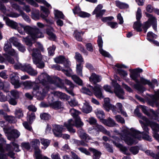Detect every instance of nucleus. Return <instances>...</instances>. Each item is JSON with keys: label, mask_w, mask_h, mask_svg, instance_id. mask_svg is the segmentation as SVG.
<instances>
[{"label": "nucleus", "mask_w": 159, "mask_h": 159, "mask_svg": "<svg viewBox=\"0 0 159 159\" xmlns=\"http://www.w3.org/2000/svg\"><path fill=\"white\" fill-rule=\"evenodd\" d=\"M104 103L103 105L105 109L108 111L110 110H111L114 113H116V111L115 109V106L110 103V100L108 98H105L104 99Z\"/></svg>", "instance_id": "nucleus-15"}, {"label": "nucleus", "mask_w": 159, "mask_h": 159, "mask_svg": "<svg viewBox=\"0 0 159 159\" xmlns=\"http://www.w3.org/2000/svg\"><path fill=\"white\" fill-rule=\"evenodd\" d=\"M46 31L47 34L49 36L50 39L54 41L56 39V36L55 34L53 33L54 30L52 27H49L46 30Z\"/></svg>", "instance_id": "nucleus-27"}, {"label": "nucleus", "mask_w": 159, "mask_h": 159, "mask_svg": "<svg viewBox=\"0 0 159 159\" xmlns=\"http://www.w3.org/2000/svg\"><path fill=\"white\" fill-rule=\"evenodd\" d=\"M22 84L25 89H29L32 88L34 83L30 81H26L23 82Z\"/></svg>", "instance_id": "nucleus-38"}, {"label": "nucleus", "mask_w": 159, "mask_h": 159, "mask_svg": "<svg viewBox=\"0 0 159 159\" xmlns=\"http://www.w3.org/2000/svg\"><path fill=\"white\" fill-rule=\"evenodd\" d=\"M143 118L145 120L147 125H150L153 131V133L159 132V125L158 124L155 122L149 121L146 118L143 117Z\"/></svg>", "instance_id": "nucleus-17"}, {"label": "nucleus", "mask_w": 159, "mask_h": 159, "mask_svg": "<svg viewBox=\"0 0 159 159\" xmlns=\"http://www.w3.org/2000/svg\"><path fill=\"white\" fill-rule=\"evenodd\" d=\"M102 88L101 86L98 84L96 85L93 89L94 94L95 96L100 99L104 98L102 92Z\"/></svg>", "instance_id": "nucleus-19"}, {"label": "nucleus", "mask_w": 159, "mask_h": 159, "mask_svg": "<svg viewBox=\"0 0 159 159\" xmlns=\"http://www.w3.org/2000/svg\"><path fill=\"white\" fill-rule=\"evenodd\" d=\"M102 79L101 76L93 73L92 74L91 76L89 77V81L94 84L99 82L101 81Z\"/></svg>", "instance_id": "nucleus-25"}, {"label": "nucleus", "mask_w": 159, "mask_h": 159, "mask_svg": "<svg viewBox=\"0 0 159 159\" xmlns=\"http://www.w3.org/2000/svg\"><path fill=\"white\" fill-rule=\"evenodd\" d=\"M147 16L149 18L148 21L151 22V24L152 25L153 29L157 30V20L151 14H147Z\"/></svg>", "instance_id": "nucleus-30"}, {"label": "nucleus", "mask_w": 159, "mask_h": 159, "mask_svg": "<svg viewBox=\"0 0 159 159\" xmlns=\"http://www.w3.org/2000/svg\"><path fill=\"white\" fill-rule=\"evenodd\" d=\"M75 119V124L74 121L70 119L64 124V126L70 133H74L75 132V130L72 128L75 125L77 128L81 127L84 125V123L81 120L79 117Z\"/></svg>", "instance_id": "nucleus-4"}, {"label": "nucleus", "mask_w": 159, "mask_h": 159, "mask_svg": "<svg viewBox=\"0 0 159 159\" xmlns=\"http://www.w3.org/2000/svg\"><path fill=\"white\" fill-rule=\"evenodd\" d=\"M114 92L119 98L122 99L124 98L123 96L124 92L123 90L120 88V86L119 84H117L116 87L115 88Z\"/></svg>", "instance_id": "nucleus-26"}, {"label": "nucleus", "mask_w": 159, "mask_h": 159, "mask_svg": "<svg viewBox=\"0 0 159 159\" xmlns=\"http://www.w3.org/2000/svg\"><path fill=\"white\" fill-rule=\"evenodd\" d=\"M15 114L16 117L20 118L23 116V112L21 109H17L15 111Z\"/></svg>", "instance_id": "nucleus-43"}, {"label": "nucleus", "mask_w": 159, "mask_h": 159, "mask_svg": "<svg viewBox=\"0 0 159 159\" xmlns=\"http://www.w3.org/2000/svg\"><path fill=\"white\" fill-rule=\"evenodd\" d=\"M11 82L14 86L15 88H18L20 86L19 83V77L17 73H13L10 75Z\"/></svg>", "instance_id": "nucleus-12"}, {"label": "nucleus", "mask_w": 159, "mask_h": 159, "mask_svg": "<svg viewBox=\"0 0 159 159\" xmlns=\"http://www.w3.org/2000/svg\"><path fill=\"white\" fill-rule=\"evenodd\" d=\"M19 25L23 28L25 32L30 35V36L23 38V41L29 47L28 48L29 51L30 52L32 51V56L34 63L39 68H43L44 66L43 61L44 57H43L39 50L37 48H32L31 47L32 44V40L37 38L43 37V34L38 28L35 27H32L28 25L24 26L21 24Z\"/></svg>", "instance_id": "nucleus-1"}, {"label": "nucleus", "mask_w": 159, "mask_h": 159, "mask_svg": "<svg viewBox=\"0 0 159 159\" xmlns=\"http://www.w3.org/2000/svg\"><path fill=\"white\" fill-rule=\"evenodd\" d=\"M40 8L41 10L43 11V12L45 14V15H44L43 13H42L40 15L41 17L44 20L48 23L50 24H52L53 23V21L50 20L46 19L49 13L48 9L45 7L42 6L40 7Z\"/></svg>", "instance_id": "nucleus-16"}, {"label": "nucleus", "mask_w": 159, "mask_h": 159, "mask_svg": "<svg viewBox=\"0 0 159 159\" xmlns=\"http://www.w3.org/2000/svg\"><path fill=\"white\" fill-rule=\"evenodd\" d=\"M35 156L36 159H50L46 156H43L41 155L39 150H37L35 151Z\"/></svg>", "instance_id": "nucleus-42"}, {"label": "nucleus", "mask_w": 159, "mask_h": 159, "mask_svg": "<svg viewBox=\"0 0 159 159\" xmlns=\"http://www.w3.org/2000/svg\"><path fill=\"white\" fill-rule=\"evenodd\" d=\"M155 93L154 95H150L151 99L148 101L149 105L152 107H153L155 105H157V98L159 96V90L155 92Z\"/></svg>", "instance_id": "nucleus-21"}, {"label": "nucleus", "mask_w": 159, "mask_h": 159, "mask_svg": "<svg viewBox=\"0 0 159 159\" xmlns=\"http://www.w3.org/2000/svg\"><path fill=\"white\" fill-rule=\"evenodd\" d=\"M134 113L135 114H136L138 116L140 117V118H141L143 120V121L142 120H139V122L141 124L142 126L144 125H147L145 120H144L143 118V117H145L143 116L142 115V114L138 111V110L137 109H136L135 110Z\"/></svg>", "instance_id": "nucleus-40"}, {"label": "nucleus", "mask_w": 159, "mask_h": 159, "mask_svg": "<svg viewBox=\"0 0 159 159\" xmlns=\"http://www.w3.org/2000/svg\"><path fill=\"white\" fill-rule=\"evenodd\" d=\"M112 138H113L117 142H116V141H115L113 140V143L114 144L116 147L120 148L121 151L124 154L126 155H130V154L127 148L126 147L122 146L121 145L118 143L119 140H120L118 138L115 136H113Z\"/></svg>", "instance_id": "nucleus-14"}, {"label": "nucleus", "mask_w": 159, "mask_h": 159, "mask_svg": "<svg viewBox=\"0 0 159 159\" xmlns=\"http://www.w3.org/2000/svg\"><path fill=\"white\" fill-rule=\"evenodd\" d=\"M5 151L7 152V155L12 158H15V153L13 152V148L10 144H7L5 147Z\"/></svg>", "instance_id": "nucleus-24"}, {"label": "nucleus", "mask_w": 159, "mask_h": 159, "mask_svg": "<svg viewBox=\"0 0 159 159\" xmlns=\"http://www.w3.org/2000/svg\"><path fill=\"white\" fill-rule=\"evenodd\" d=\"M141 25L140 23L139 20L135 22L133 25V28L137 31L140 32L142 31L141 28Z\"/></svg>", "instance_id": "nucleus-46"}, {"label": "nucleus", "mask_w": 159, "mask_h": 159, "mask_svg": "<svg viewBox=\"0 0 159 159\" xmlns=\"http://www.w3.org/2000/svg\"><path fill=\"white\" fill-rule=\"evenodd\" d=\"M92 109V107L90 106L89 102L85 101L82 107L83 111L85 113H88L91 111Z\"/></svg>", "instance_id": "nucleus-32"}, {"label": "nucleus", "mask_w": 159, "mask_h": 159, "mask_svg": "<svg viewBox=\"0 0 159 159\" xmlns=\"http://www.w3.org/2000/svg\"><path fill=\"white\" fill-rule=\"evenodd\" d=\"M54 94L55 95H57L61 100H67L69 98V97L66 94L59 91H57L54 92Z\"/></svg>", "instance_id": "nucleus-34"}, {"label": "nucleus", "mask_w": 159, "mask_h": 159, "mask_svg": "<svg viewBox=\"0 0 159 159\" xmlns=\"http://www.w3.org/2000/svg\"><path fill=\"white\" fill-rule=\"evenodd\" d=\"M55 79H56V81H57L58 82L60 83L59 84H56L58 87L61 89H65L68 93L72 96H74V95L72 91V90L74 88V85L70 81L66 79L65 80V84L69 86V88H67L63 84L60 83L61 80L59 77H56Z\"/></svg>", "instance_id": "nucleus-5"}, {"label": "nucleus", "mask_w": 159, "mask_h": 159, "mask_svg": "<svg viewBox=\"0 0 159 159\" xmlns=\"http://www.w3.org/2000/svg\"><path fill=\"white\" fill-rule=\"evenodd\" d=\"M21 70L27 72L31 76H34L38 74L37 71L34 69L29 64H25L23 65L21 68Z\"/></svg>", "instance_id": "nucleus-11"}, {"label": "nucleus", "mask_w": 159, "mask_h": 159, "mask_svg": "<svg viewBox=\"0 0 159 159\" xmlns=\"http://www.w3.org/2000/svg\"><path fill=\"white\" fill-rule=\"evenodd\" d=\"M117 71L121 77H122L123 79H125V78L128 75L127 72L120 69H118Z\"/></svg>", "instance_id": "nucleus-52"}, {"label": "nucleus", "mask_w": 159, "mask_h": 159, "mask_svg": "<svg viewBox=\"0 0 159 159\" xmlns=\"http://www.w3.org/2000/svg\"><path fill=\"white\" fill-rule=\"evenodd\" d=\"M97 42L99 48V50L100 53H101L102 55L105 57H110L111 56L110 54L108 52L103 50L102 48L103 41L101 36H98Z\"/></svg>", "instance_id": "nucleus-13"}, {"label": "nucleus", "mask_w": 159, "mask_h": 159, "mask_svg": "<svg viewBox=\"0 0 159 159\" xmlns=\"http://www.w3.org/2000/svg\"><path fill=\"white\" fill-rule=\"evenodd\" d=\"M139 148L137 146L131 147L129 149V151L133 154L136 155L138 153L139 151Z\"/></svg>", "instance_id": "nucleus-62"}, {"label": "nucleus", "mask_w": 159, "mask_h": 159, "mask_svg": "<svg viewBox=\"0 0 159 159\" xmlns=\"http://www.w3.org/2000/svg\"><path fill=\"white\" fill-rule=\"evenodd\" d=\"M50 86L44 85L42 87L36 85L33 88V92L35 94L37 99H43L49 91Z\"/></svg>", "instance_id": "nucleus-3"}, {"label": "nucleus", "mask_w": 159, "mask_h": 159, "mask_svg": "<svg viewBox=\"0 0 159 159\" xmlns=\"http://www.w3.org/2000/svg\"><path fill=\"white\" fill-rule=\"evenodd\" d=\"M157 35L152 32H148L147 34V39L150 42L153 41V39L156 38Z\"/></svg>", "instance_id": "nucleus-44"}, {"label": "nucleus", "mask_w": 159, "mask_h": 159, "mask_svg": "<svg viewBox=\"0 0 159 159\" xmlns=\"http://www.w3.org/2000/svg\"><path fill=\"white\" fill-rule=\"evenodd\" d=\"M37 83L42 84L44 85H49L51 83L56 84L52 80L51 77L46 73H43L39 75L36 79Z\"/></svg>", "instance_id": "nucleus-8"}, {"label": "nucleus", "mask_w": 159, "mask_h": 159, "mask_svg": "<svg viewBox=\"0 0 159 159\" xmlns=\"http://www.w3.org/2000/svg\"><path fill=\"white\" fill-rule=\"evenodd\" d=\"M11 45L10 43L8 42H6L4 44V50L6 52H7L11 49Z\"/></svg>", "instance_id": "nucleus-58"}, {"label": "nucleus", "mask_w": 159, "mask_h": 159, "mask_svg": "<svg viewBox=\"0 0 159 159\" xmlns=\"http://www.w3.org/2000/svg\"><path fill=\"white\" fill-rule=\"evenodd\" d=\"M122 132L123 134L121 135V138L129 145H131L134 143L135 139L140 140L142 135L143 136V139L149 141H152V138L149 135H145L144 132H141L133 128L131 129L130 133L127 129H124Z\"/></svg>", "instance_id": "nucleus-2"}, {"label": "nucleus", "mask_w": 159, "mask_h": 159, "mask_svg": "<svg viewBox=\"0 0 159 159\" xmlns=\"http://www.w3.org/2000/svg\"><path fill=\"white\" fill-rule=\"evenodd\" d=\"M6 141L2 138H0V152H3L4 151L3 146L6 143Z\"/></svg>", "instance_id": "nucleus-59"}, {"label": "nucleus", "mask_w": 159, "mask_h": 159, "mask_svg": "<svg viewBox=\"0 0 159 159\" xmlns=\"http://www.w3.org/2000/svg\"><path fill=\"white\" fill-rule=\"evenodd\" d=\"M71 78L74 81L76 84L79 85H81L82 84V81L77 75H74L71 76Z\"/></svg>", "instance_id": "nucleus-45"}, {"label": "nucleus", "mask_w": 159, "mask_h": 159, "mask_svg": "<svg viewBox=\"0 0 159 159\" xmlns=\"http://www.w3.org/2000/svg\"><path fill=\"white\" fill-rule=\"evenodd\" d=\"M115 107V109L116 111V113H114L115 114L117 113V112L118 113H120L122 114L125 116H127L126 113L124 111L123 109V107L122 104L120 103H116Z\"/></svg>", "instance_id": "nucleus-29"}, {"label": "nucleus", "mask_w": 159, "mask_h": 159, "mask_svg": "<svg viewBox=\"0 0 159 159\" xmlns=\"http://www.w3.org/2000/svg\"><path fill=\"white\" fill-rule=\"evenodd\" d=\"M89 150L91 152H92L93 154V159H99L101 155V153L98 151L97 150L93 148H89Z\"/></svg>", "instance_id": "nucleus-35"}, {"label": "nucleus", "mask_w": 159, "mask_h": 159, "mask_svg": "<svg viewBox=\"0 0 159 159\" xmlns=\"http://www.w3.org/2000/svg\"><path fill=\"white\" fill-rule=\"evenodd\" d=\"M129 71H130L129 75L130 77L137 83L134 85V88L140 92H143L145 91L144 88L139 84V81L137 79L139 75L134 69L129 70Z\"/></svg>", "instance_id": "nucleus-6"}, {"label": "nucleus", "mask_w": 159, "mask_h": 159, "mask_svg": "<svg viewBox=\"0 0 159 159\" xmlns=\"http://www.w3.org/2000/svg\"><path fill=\"white\" fill-rule=\"evenodd\" d=\"M157 148L158 150L157 154H155L152 151L149 150L145 151V152L148 155L152 157L153 159H159V146L157 147Z\"/></svg>", "instance_id": "nucleus-31"}, {"label": "nucleus", "mask_w": 159, "mask_h": 159, "mask_svg": "<svg viewBox=\"0 0 159 159\" xmlns=\"http://www.w3.org/2000/svg\"><path fill=\"white\" fill-rule=\"evenodd\" d=\"M116 4L117 7L121 9L127 8L129 7L127 4L118 1L116 2Z\"/></svg>", "instance_id": "nucleus-47"}, {"label": "nucleus", "mask_w": 159, "mask_h": 159, "mask_svg": "<svg viewBox=\"0 0 159 159\" xmlns=\"http://www.w3.org/2000/svg\"><path fill=\"white\" fill-rule=\"evenodd\" d=\"M102 122L104 125L110 127H113L118 125L110 117L108 118L107 120H102Z\"/></svg>", "instance_id": "nucleus-28"}, {"label": "nucleus", "mask_w": 159, "mask_h": 159, "mask_svg": "<svg viewBox=\"0 0 159 159\" xmlns=\"http://www.w3.org/2000/svg\"><path fill=\"white\" fill-rule=\"evenodd\" d=\"M3 19L5 21L6 25L12 29L16 30L18 28L17 23L13 20H10L6 16H4Z\"/></svg>", "instance_id": "nucleus-20"}, {"label": "nucleus", "mask_w": 159, "mask_h": 159, "mask_svg": "<svg viewBox=\"0 0 159 159\" xmlns=\"http://www.w3.org/2000/svg\"><path fill=\"white\" fill-rule=\"evenodd\" d=\"M54 99L53 97L49 95L48 98V103L52 108L55 109H59L63 108V104L61 102L59 101L53 102Z\"/></svg>", "instance_id": "nucleus-10"}, {"label": "nucleus", "mask_w": 159, "mask_h": 159, "mask_svg": "<svg viewBox=\"0 0 159 159\" xmlns=\"http://www.w3.org/2000/svg\"><path fill=\"white\" fill-rule=\"evenodd\" d=\"M54 13L55 16L57 18L63 19L65 17L61 12L57 10H55Z\"/></svg>", "instance_id": "nucleus-51"}, {"label": "nucleus", "mask_w": 159, "mask_h": 159, "mask_svg": "<svg viewBox=\"0 0 159 159\" xmlns=\"http://www.w3.org/2000/svg\"><path fill=\"white\" fill-rule=\"evenodd\" d=\"M77 133L80 138L84 140L86 142H89L91 139L89 136L82 129H79L77 131Z\"/></svg>", "instance_id": "nucleus-18"}, {"label": "nucleus", "mask_w": 159, "mask_h": 159, "mask_svg": "<svg viewBox=\"0 0 159 159\" xmlns=\"http://www.w3.org/2000/svg\"><path fill=\"white\" fill-rule=\"evenodd\" d=\"M20 15L27 22L30 23L31 20L29 17L27 16L24 12L22 11L20 13Z\"/></svg>", "instance_id": "nucleus-61"}, {"label": "nucleus", "mask_w": 159, "mask_h": 159, "mask_svg": "<svg viewBox=\"0 0 159 159\" xmlns=\"http://www.w3.org/2000/svg\"><path fill=\"white\" fill-rule=\"evenodd\" d=\"M87 121L89 122L90 125L95 126V129H98L100 131L111 137L110 132L106 129L102 125H99L97 123V120L94 118L93 117H90L87 120Z\"/></svg>", "instance_id": "nucleus-9"}, {"label": "nucleus", "mask_w": 159, "mask_h": 159, "mask_svg": "<svg viewBox=\"0 0 159 159\" xmlns=\"http://www.w3.org/2000/svg\"><path fill=\"white\" fill-rule=\"evenodd\" d=\"M30 143L32 147L35 148V151L37 150H39L40 151V149L38 148V147L40 145V142L39 139H34L30 142Z\"/></svg>", "instance_id": "nucleus-36"}, {"label": "nucleus", "mask_w": 159, "mask_h": 159, "mask_svg": "<svg viewBox=\"0 0 159 159\" xmlns=\"http://www.w3.org/2000/svg\"><path fill=\"white\" fill-rule=\"evenodd\" d=\"M95 113L98 118L102 120V118L105 116L104 113L102 110L100 109H97L95 111Z\"/></svg>", "instance_id": "nucleus-37"}, {"label": "nucleus", "mask_w": 159, "mask_h": 159, "mask_svg": "<svg viewBox=\"0 0 159 159\" xmlns=\"http://www.w3.org/2000/svg\"><path fill=\"white\" fill-rule=\"evenodd\" d=\"M140 82L141 84H143L145 85L147 84L152 88H154V86L152 82H151L149 80L145 79L143 77L141 78Z\"/></svg>", "instance_id": "nucleus-39"}, {"label": "nucleus", "mask_w": 159, "mask_h": 159, "mask_svg": "<svg viewBox=\"0 0 159 159\" xmlns=\"http://www.w3.org/2000/svg\"><path fill=\"white\" fill-rule=\"evenodd\" d=\"M40 140L41 143L44 146V147L42 148H44L45 149L50 144L49 141L48 140L44 139H41Z\"/></svg>", "instance_id": "nucleus-50"}, {"label": "nucleus", "mask_w": 159, "mask_h": 159, "mask_svg": "<svg viewBox=\"0 0 159 159\" xmlns=\"http://www.w3.org/2000/svg\"><path fill=\"white\" fill-rule=\"evenodd\" d=\"M65 129L63 126L61 125H55L54 126V129L52 130L54 134L57 137H61V133L64 131Z\"/></svg>", "instance_id": "nucleus-22"}, {"label": "nucleus", "mask_w": 159, "mask_h": 159, "mask_svg": "<svg viewBox=\"0 0 159 159\" xmlns=\"http://www.w3.org/2000/svg\"><path fill=\"white\" fill-rule=\"evenodd\" d=\"M70 112L71 115L75 118L79 117L78 115L81 113L80 112L74 108L71 109L70 110Z\"/></svg>", "instance_id": "nucleus-48"}, {"label": "nucleus", "mask_w": 159, "mask_h": 159, "mask_svg": "<svg viewBox=\"0 0 159 159\" xmlns=\"http://www.w3.org/2000/svg\"><path fill=\"white\" fill-rule=\"evenodd\" d=\"M74 35L76 39L78 41H81L82 40V38L80 36V33L77 31L74 32Z\"/></svg>", "instance_id": "nucleus-63"}, {"label": "nucleus", "mask_w": 159, "mask_h": 159, "mask_svg": "<svg viewBox=\"0 0 159 159\" xmlns=\"http://www.w3.org/2000/svg\"><path fill=\"white\" fill-rule=\"evenodd\" d=\"M102 7L103 6L102 5H98L93 12V14H96V16L97 17L102 16L106 11L105 10H101Z\"/></svg>", "instance_id": "nucleus-23"}, {"label": "nucleus", "mask_w": 159, "mask_h": 159, "mask_svg": "<svg viewBox=\"0 0 159 159\" xmlns=\"http://www.w3.org/2000/svg\"><path fill=\"white\" fill-rule=\"evenodd\" d=\"M82 67L81 63L76 65L77 73L78 75L81 76H82Z\"/></svg>", "instance_id": "nucleus-54"}, {"label": "nucleus", "mask_w": 159, "mask_h": 159, "mask_svg": "<svg viewBox=\"0 0 159 159\" xmlns=\"http://www.w3.org/2000/svg\"><path fill=\"white\" fill-rule=\"evenodd\" d=\"M107 24L112 29H115L118 26V23L116 22H108Z\"/></svg>", "instance_id": "nucleus-64"}, {"label": "nucleus", "mask_w": 159, "mask_h": 159, "mask_svg": "<svg viewBox=\"0 0 159 159\" xmlns=\"http://www.w3.org/2000/svg\"><path fill=\"white\" fill-rule=\"evenodd\" d=\"M81 92L89 96H92L93 95L92 92L86 87L82 88L81 89Z\"/></svg>", "instance_id": "nucleus-55"}, {"label": "nucleus", "mask_w": 159, "mask_h": 159, "mask_svg": "<svg viewBox=\"0 0 159 159\" xmlns=\"http://www.w3.org/2000/svg\"><path fill=\"white\" fill-rule=\"evenodd\" d=\"M7 53L10 55L14 56L15 57L16 60L18 61L19 60L18 54L13 49H11Z\"/></svg>", "instance_id": "nucleus-49"}, {"label": "nucleus", "mask_w": 159, "mask_h": 159, "mask_svg": "<svg viewBox=\"0 0 159 159\" xmlns=\"http://www.w3.org/2000/svg\"><path fill=\"white\" fill-rule=\"evenodd\" d=\"M3 131L7 137V139L10 140H15L18 138L20 135V132L17 130H11V128H4Z\"/></svg>", "instance_id": "nucleus-7"}, {"label": "nucleus", "mask_w": 159, "mask_h": 159, "mask_svg": "<svg viewBox=\"0 0 159 159\" xmlns=\"http://www.w3.org/2000/svg\"><path fill=\"white\" fill-rule=\"evenodd\" d=\"M31 16L32 18L35 20L38 19L39 18V11L36 10L35 13L34 12V11H32Z\"/></svg>", "instance_id": "nucleus-60"}, {"label": "nucleus", "mask_w": 159, "mask_h": 159, "mask_svg": "<svg viewBox=\"0 0 159 159\" xmlns=\"http://www.w3.org/2000/svg\"><path fill=\"white\" fill-rule=\"evenodd\" d=\"M54 61L57 63H63L65 62V58L64 56H60L54 58Z\"/></svg>", "instance_id": "nucleus-41"}, {"label": "nucleus", "mask_w": 159, "mask_h": 159, "mask_svg": "<svg viewBox=\"0 0 159 159\" xmlns=\"http://www.w3.org/2000/svg\"><path fill=\"white\" fill-rule=\"evenodd\" d=\"M35 116L34 113H32L30 115H28L27 119L30 124H32L35 119Z\"/></svg>", "instance_id": "nucleus-56"}, {"label": "nucleus", "mask_w": 159, "mask_h": 159, "mask_svg": "<svg viewBox=\"0 0 159 159\" xmlns=\"http://www.w3.org/2000/svg\"><path fill=\"white\" fill-rule=\"evenodd\" d=\"M75 58L76 60L80 63L84 62L83 58L81 55L78 52L75 53Z\"/></svg>", "instance_id": "nucleus-53"}, {"label": "nucleus", "mask_w": 159, "mask_h": 159, "mask_svg": "<svg viewBox=\"0 0 159 159\" xmlns=\"http://www.w3.org/2000/svg\"><path fill=\"white\" fill-rule=\"evenodd\" d=\"M51 67L52 68L55 70H61L68 76H70V73L68 71L62 69V67L59 65L57 64L52 65L51 66Z\"/></svg>", "instance_id": "nucleus-33"}, {"label": "nucleus", "mask_w": 159, "mask_h": 159, "mask_svg": "<svg viewBox=\"0 0 159 159\" xmlns=\"http://www.w3.org/2000/svg\"><path fill=\"white\" fill-rule=\"evenodd\" d=\"M11 95L16 99H18L20 96V93L16 90H13L10 92Z\"/></svg>", "instance_id": "nucleus-57"}]
</instances>
